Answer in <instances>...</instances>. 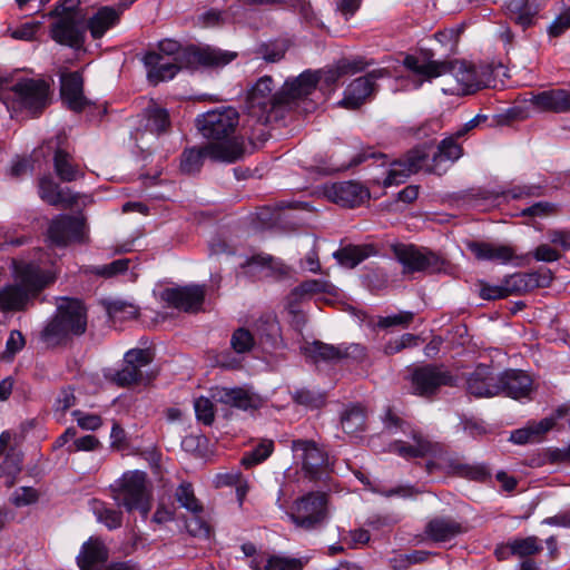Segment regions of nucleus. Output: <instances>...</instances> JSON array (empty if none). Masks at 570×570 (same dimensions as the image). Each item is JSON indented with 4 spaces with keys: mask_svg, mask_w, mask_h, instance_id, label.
<instances>
[{
    "mask_svg": "<svg viewBox=\"0 0 570 570\" xmlns=\"http://www.w3.org/2000/svg\"><path fill=\"white\" fill-rule=\"evenodd\" d=\"M403 66L424 80H431L443 75H449L454 82L443 89L449 95H470L487 87L490 82L491 72L485 67H476L464 60L436 61L421 60L407 55Z\"/></svg>",
    "mask_w": 570,
    "mask_h": 570,
    "instance_id": "1",
    "label": "nucleus"
},
{
    "mask_svg": "<svg viewBox=\"0 0 570 570\" xmlns=\"http://www.w3.org/2000/svg\"><path fill=\"white\" fill-rule=\"evenodd\" d=\"M87 330V309L78 298L59 297L56 313L40 332V341L50 348L67 345Z\"/></svg>",
    "mask_w": 570,
    "mask_h": 570,
    "instance_id": "2",
    "label": "nucleus"
},
{
    "mask_svg": "<svg viewBox=\"0 0 570 570\" xmlns=\"http://www.w3.org/2000/svg\"><path fill=\"white\" fill-rule=\"evenodd\" d=\"M21 285H6L0 288V311L3 313L24 311L29 301L53 283L56 275L32 263L16 266Z\"/></svg>",
    "mask_w": 570,
    "mask_h": 570,
    "instance_id": "3",
    "label": "nucleus"
},
{
    "mask_svg": "<svg viewBox=\"0 0 570 570\" xmlns=\"http://www.w3.org/2000/svg\"><path fill=\"white\" fill-rule=\"evenodd\" d=\"M164 57L178 61L186 68H222L232 62L237 52L223 50L210 46H181L170 39L159 42L158 51Z\"/></svg>",
    "mask_w": 570,
    "mask_h": 570,
    "instance_id": "4",
    "label": "nucleus"
},
{
    "mask_svg": "<svg viewBox=\"0 0 570 570\" xmlns=\"http://www.w3.org/2000/svg\"><path fill=\"white\" fill-rule=\"evenodd\" d=\"M246 115L257 124L266 125L284 119L278 90L273 92V78L261 77L248 90L245 100Z\"/></svg>",
    "mask_w": 570,
    "mask_h": 570,
    "instance_id": "5",
    "label": "nucleus"
},
{
    "mask_svg": "<svg viewBox=\"0 0 570 570\" xmlns=\"http://www.w3.org/2000/svg\"><path fill=\"white\" fill-rule=\"evenodd\" d=\"M111 489L119 505L127 511L138 510L145 518L148 515L151 509V490L145 472H125Z\"/></svg>",
    "mask_w": 570,
    "mask_h": 570,
    "instance_id": "6",
    "label": "nucleus"
},
{
    "mask_svg": "<svg viewBox=\"0 0 570 570\" xmlns=\"http://www.w3.org/2000/svg\"><path fill=\"white\" fill-rule=\"evenodd\" d=\"M245 155V146L239 140L225 144H206L199 148H189L181 155L180 169L186 174L198 173L205 158L219 163H236Z\"/></svg>",
    "mask_w": 570,
    "mask_h": 570,
    "instance_id": "7",
    "label": "nucleus"
},
{
    "mask_svg": "<svg viewBox=\"0 0 570 570\" xmlns=\"http://www.w3.org/2000/svg\"><path fill=\"white\" fill-rule=\"evenodd\" d=\"M239 124V114L233 107H222L209 110L196 118V126L199 132L209 144H225L227 141L244 140L234 137Z\"/></svg>",
    "mask_w": 570,
    "mask_h": 570,
    "instance_id": "8",
    "label": "nucleus"
},
{
    "mask_svg": "<svg viewBox=\"0 0 570 570\" xmlns=\"http://www.w3.org/2000/svg\"><path fill=\"white\" fill-rule=\"evenodd\" d=\"M295 528L313 531L322 528L328 517L327 495L323 492H309L297 498L286 512Z\"/></svg>",
    "mask_w": 570,
    "mask_h": 570,
    "instance_id": "9",
    "label": "nucleus"
},
{
    "mask_svg": "<svg viewBox=\"0 0 570 570\" xmlns=\"http://www.w3.org/2000/svg\"><path fill=\"white\" fill-rule=\"evenodd\" d=\"M320 82V73L306 70L298 77L288 78L278 90V99L282 101L284 116L294 109L309 112L315 104L308 97L315 91Z\"/></svg>",
    "mask_w": 570,
    "mask_h": 570,
    "instance_id": "10",
    "label": "nucleus"
},
{
    "mask_svg": "<svg viewBox=\"0 0 570 570\" xmlns=\"http://www.w3.org/2000/svg\"><path fill=\"white\" fill-rule=\"evenodd\" d=\"M19 108L32 116L40 115L50 104L49 83L41 79H20L8 86Z\"/></svg>",
    "mask_w": 570,
    "mask_h": 570,
    "instance_id": "11",
    "label": "nucleus"
},
{
    "mask_svg": "<svg viewBox=\"0 0 570 570\" xmlns=\"http://www.w3.org/2000/svg\"><path fill=\"white\" fill-rule=\"evenodd\" d=\"M411 391L413 394L431 399L441 387L454 386L455 379L444 366L423 365L415 367L410 376Z\"/></svg>",
    "mask_w": 570,
    "mask_h": 570,
    "instance_id": "12",
    "label": "nucleus"
},
{
    "mask_svg": "<svg viewBox=\"0 0 570 570\" xmlns=\"http://www.w3.org/2000/svg\"><path fill=\"white\" fill-rule=\"evenodd\" d=\"M395 258L403 266V274L426 272L436 273L443 268L444 261L428 249L414 245L396 244L392 246Z\"/></svg>",
    "mask_w": 570,
    "mask_h": 570,
    "instance_id": "13",
    "label": "nucleus"
},
{
    "mask_svg": "<svg viewBox=\"0 0 570 570\" xmlns=\"http://www.w3.org/2000/svg\"><path fill=\"white\" fill-rule=\"evenodd\" d=\"M430 156V145L423 144L409 150L403 158L395 160L383 180L384 187L397 186L405 183L412 175L421 169L426 170V159Z\"/></svg>",
    "mask_w": 570,
    "mask_h": 570,
    "instance_id": "14",
    "label": "nucleus"
},
{
    "mask_svg": "<svg viewBox=\"0 0 570 570\" xmlns=\"http://www.w3.org/2000/svg\"><path fill=\"white\" fill-rule=\"evenodd\" d=\"M153 362V354L148 348H134L128 351L124 357V366L112 375V381L127 387L132 384L148 383L150 377H145L141 368Z\"/></svg>",
    "mask_w": 570,
    "mask_h": 570,
    "instance_id": "15",
    "label": "nucleus"
},
{
    "mask_svg": "<svg viewBox=\"0 0 570 570\" xmlns=\"http://www.w3.org/2000/svg\"><path fill=\"white\" fill-rule=\"evenodd\" d=\"M57 20L50 26V36L59 45L72 49L82 48L86 39L85 16L56 17Z\"/></svg>",
    "mask_w": 570,
    "mask_h": 570,
    "instance_id": "16",
    "label": "nucleus"
},
{
    "mask_svg": "<svg viewBox=\"0 0 570 570\" xmlns=\"http://www.w3.org/2000/svg\"><path fill=\"white\" fill-rule=\"evenodd\" d=\"M385 73L387 72L384 69H379L354 79L345 89L338 105L347 109H357L374 92L375 80Z\"/></svg>",
    "mask_w": 570,
    "mask_h": 570,
    "instance_id": "17",
    "label": "nucleus"
},
{
    "mask_svg": "<svg viewBox=\"0 0 570 570\" xmlns=\"http://www.w3.org/2000/svg\"><path fill=\"white\" fill-rule=\"evenodd\" d=\"M209 393L215 403L229 407L247 411L261 406V399L244 387L214 386Z\"/></svg>",
    "mask_w": 570,
    "mask_h": 570,
    "instance_id": "18",
    "label": "nucleus"
},
{
    "mask_svg": "<svg viewBox=\"0 0 570 570\" xmlns=\"http://www.w3.org/2000/svg\"><path fill=\"white\" fill-rule=\"evenodd\" d=\"M292 450L302 453L303 470L309 479H318L327 466V454L315 442L294 440Z\"/></svg>",
    "mask_w": 570,
    "mask_h": 570,
    "instance_id": "19",
    "label": "nucleus"
},
{
    "mask_svg": "<svg viewBox=\"0 0 570 570\" xmlns=\"http://www.w3.org/2000/svg\"><path fill=\"white\" fill-rule=\"evenodd\" d=\"M83 224L73 216L59 215L49 225L48 236L57 246H66L82 238Z\"/></svg>",
    "mask_w": 570,
    "mask_h": 570,
    "instance_id": "20",
    "label": "nucleus"
},
{
    "mask_svg": "<svg viewBox=\"0 0 570 570\" xmlns=\"http://www.w3.org/2000/svg\"><path fill=\"white\" fill-rule=\"evenodd\" d=\"M325 195L331 202L350 208L357 207L370 198L367 188L354 181L333 184L325 189Z\"/></svg>",
    "mask_w": 570,
    "mask_h": 570,
    "instance_id": "21",
    "label": "nucleus"
},
{
    "mask_svg": "<svg viewBox=\"0 0 570 570\" xmlns=\"http://www.w3.org/2000/svg\"><path fill=\"white\" fill-rule=\"evenodd\" d=\"M205 298L202 286H185L168 288L164 292V299L175 308L185 312H196L200 308Z\"/></svg>",
    "mask_w": 570,
    "mask_h": 570,
    "instance_id": "22",
    "label": "nucleus"
},
{
    "mask_svg": "<svg viewBox=\"0 0 570 570\" xmlns=\"http://www.w3.org/2000/svg\"><path fill=\"white\" fill-rule=\"evenodd\" d=\"M529 101L534 109L541 112H570V91L566 89L540 91L532 95Z\"/></svg>",
    "mask_w": 570,
    "mask_h": 570,
    "instance_id": "23",
    "label": "nucleus"
},
{
    "mask_svg": "<svg viewBox=\"0 0 570 570\" xmlns=\"http://www.w3.org/2000/svg\"><path fill=\"white\" fill-rule=\"evenodd\" d=\"M498 375L491 367L479 364L466 379L468 392L476 397H491L499 394Z\"/></svg>",
    "mask_w": 570,
    "mask_h": 570,
    "instance_id": "24",
    "label": "nucleus"
},
{
    "mask_svg": "<svg viewBox=\"0 0 570 570\" xmlns=\"http://www.w3.org/2000/svg\"><path fill=\"white\" fill-rule=\"evenodd\" d=\"M466 532V528L453 518L439 515L428 521L424 528L426 538L435 543L448 542Z\"/></svg>",
    "mask_w": 570,
    "mask_h": 570,
    "instance_id": "25",
    "label": "nucleus"
},
{
    "mask_svg": "<svg viewBox=\"0 0 570 570\" xmlns=\"http://www.w3.org/2000/svg\"><path fill=\"white\" fill-rule=\"evenodd\" d=\"M499 394L512 399L527 397L532 389L531 377L520 370H508L498 375Z\"/></svg>",
    "mask_w": 570,
    "mask_h": 570,
    "instance_id": "26",
    "label": "nucleus"
},
{
    "mask_svg": "<svg viewBox=\"0 0 570 570\" xmlns=\"http://www.w3.org/2000/svg\"><path fill=\"white\" fill-rule=\"evenodd\" d=\"M144 63L148 68V79L155 85L159 81L173 79L181 68H186L178 61L168 59L156 51L147 52L144 57Z\"/></svg>",
    "mask_w": 570,
    "mask_h": 570,
    "instance_id": "27",
    "label": "nucleus"
},
{
    "mask_svg": "<svg viewBox=\"0 0 570 570\" xmlns=\"http://www.w3.org/2000/svg\"><path fill=\"white\" fill-rule=\"evenodd\" d=\"M354 352H356L357 355H363V347L360 345H351L348 347L341 348L340 346L330 345L320 341H315L304 347V355L315 364L320 361H338L348 357Z\"/></svg>",
    "mask_w": 570,
    "mask_h": 570,
    "instance_id": "28",
    "label": "nucleus"
},
{
    "mask_svg": "<svg viewBox=\"0 0 570 570\" xmlns=\"http://www.w3.org/2000/svg\"><path fill=\"white\" fill-rule=\"evenodd\" d=\"M61 97L73 111H82L88 105L83 96V79L79 72H70L61 77Z\"/></svg>",
    "mask_w": 570,
    "mask_h": 570,
    "instance_id": "29",
    "label": "nucleus"
},
{
    "mask_svg": "<svg viewBox=\"0 0 570 570\" xmlns=\"http://www.w3.org/2000/svg\"><path fill=\"white\" fill-rule=\"evenodd\" d=\"M540 4L534 0H508L507 16L518 26L528 29L537 23Z\"/></svg>",
    "mask_w": 570,
    "mask_h": 570,
    "instance_id": "30",
    "label": "nucleus"
},
{
    "mask_svg": "<svg viewBox=\"0 0 570 570\" xmlns=\"http://www.w3.org/2000/svg\"><path fill=\"white\" fill-rule=\"evenodd\" d=\"M468 248L479 261H491L505 264L514 257V250L509 245L471 242L468 244Z\"/></svg>",
    "mask_w": 570,
    "mask_h": 570,
    "instance_id": "31",
    "label": "nucleus"
},
{
    "mask_svg": "<svg viewBox=\"0 0 570 570\" xmlns=\"http://www.w3.org/2000/svg\"><path fill=\"white\" fill-rule=\"evenodd\" d=\"M125 9L126 6L119 7V9L108 6L99 8L86 23V28L90 31L91 37L94 39L101 38L110 28L118 23L120 14Z\"/></svg>",
    "mask_w": 570,
    "mask_h": 570,
    "instance_id": "32",
    "label": "nucleus"
},
{
    "mask_svg": "<svg viewBox=\"0 0 570 570\" xmlns=\"http://www.w3.org/2000/svg\"><path fill=\"white\" fill-rule=\"evenodd\" d=\"M39 196L49 205L72 206L77 203V197L69 189H62L50 176H43L39 179Z\"/></svg>",
    "mask_w": 570,
    "mask_h": 570,
    "instance_id": "33",
    "label": "nucleus"
},
{
    "mask_svg": "<svg viewBox=\"0 0 570 570\" xmlns=\"http://www.w3.org/2000/svg\"><path fill=\"white\" fill-rule=\"evenodd\" d=\"M454 137H449L443 139L436 147V150L430 154L429 158L426 159V171L429 173H436L439 166L441 163L445 160L454 161L459 159L462 155V147L455 141ZM430 145V151L432 150V144L426 142Z\"/></svg>",
    "mask_w": 570,
    "mask_h": 570,
    "instance_id": "34",
    "label": "nucleus"
},
{
    "mask_svg": "<svg viewBox=\"0 0 570 570\" xmlns=\"http://www.w3.org/2000/svg\"><path fill=\"white\" fill-rule=\"evenodd\" d=\"M379 254L374 244L346 245L334 253L336 261L344 267L354 268L363 261Z\"/></svg>",
    "mask_w": 570,
    "mask_h": 570,
    "instance_id": "35",
    "label": "nucleus"
},
{
    "mask_svg": "<svg viewBox=\"0 0 570 570\" xmlns=\"http://www.w3.org/2000/svg\"><path fill=\"white\" fill-rule=\"evenodd\" d=\"M108 559V550L98 538H90L81 548L77 563L81 570H92Z\"/></svg>",
    "mask_w": 570,
    "mask_h": 570,
    "instance_id": "36",
    "label": "nucleus"
},
{
    "mask_svg": "<svg viewBox=\"0 0 570 570\" xmlns=\"http://www.w3.org/2000/svg\"><path fill=\"white\" fill-rule=\"evenodd\" d=\"M53 168L61 181L70 183L83 177L78 164L73 161L71 154L62 148H57L53 155Z\"/></svg>",
    "mask_w": 570,
    "mask_h": 570,
    "instance_id": "37",
    "label": "nucleus"
},
{
    "mask_svg": "<svg viewBox=\"0 0 570 570\" xmlns=\"http://www.w3.org/2000/svg\"><path fill=\"white\" fill-rule=\"evenodd\" d=\"M414 444L395 441L390 445V451L405 459L424 458L432 452V444L420 433H413Z\"/></svg>",
    "mask_w": 570,
    "mask_h": 570,
    "instance_id": "38",
    "label": "nucleus"
},
{
    "mask_svg": "<svg viewBox=\"0 0 570 570\" xmlns=\"http://www.w3.org/2000/svg\"><path fill=\"white\" fill-rule=\"evenodd\" d=\"M365 63L362 60H340L334 69L316 71L320 73V81L327 86L334 85L341 77L362 71Z\"/></svg>",
    "mask_w": 570,
    "mask_h": 570,
    "instance_id": "39",
    "label": "nucleus"
},
{
    "mask_svg": "<svg viewBox=\"0 0 570 570\" xmlns=\"http://www.w3.org/2000/svg\"><path fill=\"white\" fill-rule=\"evenodd\" d=\"M342 429L345 433L355 435L365 430L366 414L360 405L347 407L341 415Z\"/></svg>",
    "mask_w": 570,
    "mask_h": 570,
    "instance_id": "40",
    "label": "nucleus"
},
{
    "mask_svg": "<svg viewBox=\"0 0 570 570\" xmlns=\"http://www.w3.org/2000/svg\"><path fill=\"white\" fill-rule=\"evenodd\" d=\"M451 471L461 478L483 482L490 478L489 469L483 464H471L459 459L451 460Z\"/></svg>",
    "mask_w": 570,
    "mask_h": 570,
    "instance_id": "41",
    "label": "nucleus"
},
{
    "mask_svg": "<svg viewBox=\"0 0 570 570\" xmlns=\"http://www.w3.org/2000/svg\"><path fill=\"white\" fill-rule=\"evenodd\" d=\"M530 273H514L503 281L507 297L510 295H522L538 288Z\"/></svg>",
    "mask_w": 570,
    "mask_h": 570,
    "instance_id": "42",
    "label": "nucleus"
},
{
    "mask_svg": "<svg viewBox=\"0 0 570 570\" xmlns=\"http://www.w3.org/2000/svg\"><path fill=\"white\" fill-rule=\"evenodd\" d=\"M146 130L157 135L167 132L170 128V118L166 109L156 105L149 106L145 110Z\"/></svg>",
    "mask_w": 570,
    "mask_h": 570,
    "instance_id": "43",
    "label": "nucleus"
},
{
    "mask_svg": "<svg viewBox=\"0 0 570 570\" xmlns=\"http://www.w3.org/2000/svg\"><path fill=\"white\" fill-rule=\"evenodd\" d=\"M91 508L97 520L105 524L109 530H115L121 527V511L108 508L104 502L96 499L91 501Z\"/></svg>",
    "mask_w": 570,
    "mask_h": 570,
    "instance_id": "44",
    "label": "nucleus"
},
{
    "mask_svg": "<svg viewBox=\"0 0 570 570\" xmlns=\"http://www.w3.org/2000/svg\"><path fill=\"white\" fill-rule=\"evenodd\" d=\"M508 547L513 556L527 558L538 554L542 551L541 540L535 535L518 538L509 542Z\"/></svg>",
    "mask_w": 570,
    "mask_h": 570,
    "instance_id": "45",
    "label": "nucleus"
},
{
    "mask_svg": "<svg viewBox=\"0 0 570 570\" xmlns=\"http://www.w3.org/2000/svg\"><path fill=\"white\" fill-rule=\"evenodd\" d=\"M255 570H303V562L299 559L282 557H268L261 562L254 561Z\"/></svg>",
    "mask_w": 570,
    "mask_h": 570,
    "instance_id": "46",
    "label": "nucleus"
},
{
    "mask_svg": "<svg viewBox=\"0 0 570 570\" xmlns=\"http://www.w3.org/2000/svg\"><path fill=\"white\" fill-rule=\"evenodd\" d=\"M273 450L274 442L272 440H263L255 449L243 455L240 464L245 469H250L264 462L273 453Z\"/></svg>",
    "mask_w": 570,
    "mask_h": 570,
    "instance_id": "47",
    "label": "nucleus"
},
{
    "mask_svg": "<svg viewBox=\"0 0 570 570\" xmlns=\"http://www.w3.org/2000/svg\"><path fill=\"white\" fill-rule=\"evenodd\" d=\"M332 285L328 282L321 279H307L296 286L289 295V298L295 301L302 299L305 296L317 293H330Z\"/></svg>",
    "mask_w": 570,
    "mask_h": 570,
    "instance_id": "48",
    "label": "nucleus"
},
{
    "mask_svg": "<svg viewBox=\"0 0 570 570\" xmlns=\"http://www.w3.org/2000/svg\"><path fill=\"white\" fill-rule=\"evenodd\" d=\"M175 498L183 508L187 509L193 514L203 512V505L196 499L190 483H181L175 492Z\"/></svg>",
    "mask_w": 570,
    "mask_h": 570,
    "instance_id": "49",
    "label": "nucleus"
},
{
    "mask_svg": "<svg viewBox=\"0 0 570 570\" xmlns=\"http://www.w3.org/2000/svg\"><path fill=\"white\" fill-rule=\"evenodd\" d=\"M21 463H22V456L19 452L11 449L7 455L3 462L0 464V476L2 474L8 475V480L6 481V484L8 487H11L13 484V476L18 474L21 471Z\"/></svg>",
    "mask_w": 570,
    "mask_h": 570,
    "instance_id": "50",
    "label": "nucleus"
},
{
    "mask_svg": "<svg viewBox=\"0 0 570 570\" xmlns=\"http://www.w3.org/2000/svg\"><path fill=\"white\" fill-rule=\"evenodd\" d=\"M286 50L283 42L271 41L259 45L256 53L266 62H278L284 58Z\"/></svg>",
    "mask_w": 570,
    "mask_h": 570,
    "instance_id": "51",
    "label": "nucleus"
},
{
    "mask_svg": "<svg viewBox=\"0 0 570 570\" xmlns=\"http://www.w3.org/2000/svg\"><path fill=\"white\" fill-rule=\"evenodd\" d=\"M212 397H198L194 402L196 417L205 425H212L215 420L214 403Z\"/></svg>",
    "mask_w": 570,
    "mask_h": 570,
    "instance_id": "52",
    "label": "nucleus"
},
{
    "mask_svg": "<svg viewBox=\"0 0 570 570\" xmlns=\"http://www.w3.org/2000/svg\"><path fill=\"white\" fill-rule=\"evenodd\" d=\"M254 343H255V341H254L252 333L244 327L237 328L233 333L232 338H230L232 348L236 353L249 352L253 348Z\"/></svg>",
    "mask_w": 570,
    "mask_h": 570,
    "instance_id": "53",
    "label": "nucleus"
},
{
    "mask_svg": "<svg viewBox=\"0 0 570 570\" xmlns=\"http://www.w3.org/2000/svg\"><path fill=\"white\" fill-rule=\"evenodd\" d=\"M414 320V313L412 312H400L394 315L381 317L377 325L382 328L392 326L407 327Z\"/></svg>",
    "mask_w": 570,
    "mask_h": 570,
    "instance_id": "54",
    "label": "nucleus"
},
{
    "mask_svg": "<svg viewBox=\"0 0 570 570\" xmlns=\"http://www.w3.org/2000/svg\"><path fill=\"white\" fill-rule=\"evenodd\" d=\"M108 313L112 318H135L138 315V307L125 302H115L109 305Z\"/></svg>",
    "mask_w": 570,
    "mask_h": 570,
    "instance_id": "55",
    "label": "nucleus"
},
{
    "mask_svg": "<svg viewBox=\"0 0 570 570\" xmlns=\"http://www.w3.org/2000/svg\"><path fill=\"white\" fill-rule=\"evenodd\" d=\"M186 528L193 537L209 538L210 528L208 523L199 517V513L193 514V517L186 521Z\"/></svg>",
    "mask_w": 570,
    "mask_h": 570,
    "instance_id": "56",
    "label": "nucleus"
},
{
    "mask_svg": "<svg viewBox=\"0 0 570 570\" xmlns=\"http://www.w3.org/2000/svg\"><path fill=\"white\" fill-rule=\"evenodd\" d=\"M80 0H63L49 13L50 17L85 16L79 8Z\"/></svg>",
    "mask_w": 570,
    "mask_h": 570,
    "instance_id": "57",
    "label": "nucleus"
},
{
    "mask_svg": "<svg viewBox=\"0 0 570 570\" xmlns=\"http://www.w3.org/2000/svg\"><path fill=\"white\" fill-rule=\"evenodd\" d=\"M129 263L130 259L128 258L116 259L110 264H106L104 266L98 267L96 269V274L104 277H111L126 272L129 267Z\"/></svg>",
    "mask_w": 570,
    "mask_h": 570,
    "instance_id": "58",
    "label": "nucleus"
},
{
    "mask_svg": "<svg viewBox=\"0 0 570 570\" xmlns=\"http://www.w3.org/2000/svg\"><path fill=\"white\" fill-rule=\"evenodd\" d=\"M78 425L83 430L95 431L101 426L102 420L97 414H87L82 411L76 410L72 412Z\"/></svg>",
    "mask_w": 570,
    "mask_h": 570,
    "instance_id": "59",
    "label": "nucleus"
},
{
    "mask_svg": "<svg viewBox=\"0 0 570 570\" xmlns=\"http://www.w3.org/2000/svg\"><path fill=\"white\" fill-rule=\"evenodd\" d=\"M533 257L538 262L551 263L559 261L562 255L550 245L541 244L534 249Z\"/></svg>",
    "mask_w": 570,
    "mask_h": 570,
    "instance_id": "60",
    "label": "nucleus"
},
{
    "mask_svg": "<svg viewBox=\"0 0 570 570\" xmlns=\"http://www.w3.org/2000/svg\"><path fill=\"white\" fill-rule=\"evenodd\" d=\"M26 344L24 337L20 331H11L6 343L4 357L13 356L21 351Z\"/></svg>",
    "mask_w": 570,
    "mask_h": 570,
    "instance_id": "61",
    "label": "nucleus"
},
{
    "mask_svg": "<svg viewBox=\"0 0 570 570\" xmlns=\"http://www.w3.org/2000/svg\"><path fill=\"white\" fill-rule=\"evenodd\" d=\"M570 28V9L562 12L556 20L550 24L548 32L551 37L561 36L567 29Z\"/></svg>",
    "mask_w": 570,
    "mask_h": 570,
    "instance_id": "62",
    "label": "nucleus"
},
{
    "mask_svg": "<svg viewBox=\"0 0 570 570\" xmlns=\"http://www.w3.org/2000/svg\"><path fill=\"white\" fill-rule=\"evenodd\" d=\"M37 500V491L32 488H21L17 490L11 498V501L17 507L30 504Z\"/></svg>",
    "mask_w": 570,
    "mask_h": 570,
    "instance_id": "63",
    "label": "nucleus"
},
{
    "mask_svg": "<svg viewBox=\"0 0 570 570\" xmlns=\"http://www.w3.org/2000/svg\"><path fill=\"white\" fill-rule=\"evenodd\" d=\"M547 235L552 244L560 246L563 250H570V230L550 229Z\"/></svg>",
    "mask_w": 570,
    "mask_h": 570,
    "instance_id": "64",
    "label": "nucleus"
}]
</instances>
